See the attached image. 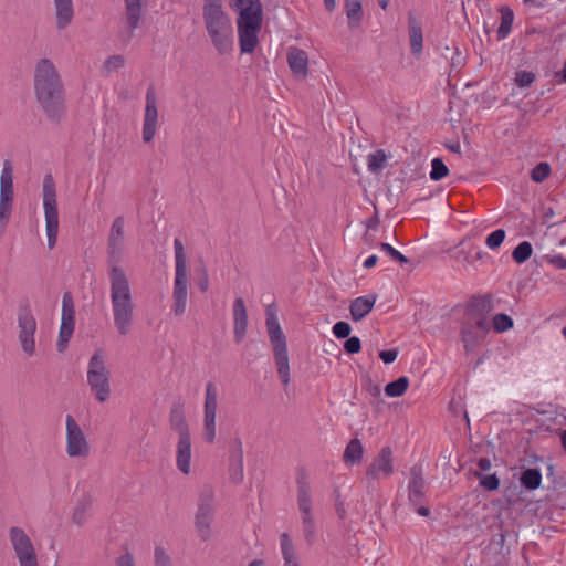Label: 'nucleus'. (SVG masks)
<instances>
[{
	"label": "nucleus",
	"mask_w": 566,
	"mask_h": 566,
	"mask_svg": "<svg viewBox=\"0 0 566 566\" xmlns=\"http://www.w3.org/2000/svg\"><path fill=\"white\" fill-rule=\"evenodd\" d=\"M125 219L118 216L113 220L107 237V264L111 281V302L114 325L120 336L130 333L134 323L135 305L125 271L118 266L123 260L125 241Z\"/></svg>",
	"instance_id": "1"
},
{
	"label": "nucleus",
	"mask_w": 566,
	"mask_h": 566,
	"mask_svg": "<svg viewBox=\"0 0 566 566\" xmlns=\"http://www.w3.org/2000/svg\"><path fill=\"white\" fill-rule=\"evenodd\" d=\"M34 94L42 112L52 124H60L66 114L61 76L49 59H41L34 69Z\"/></svg>",
	"instance_id": "2"
},
{
	"label": "nucleus",
	"mask_w": 566,
	"mask_h": 566,
	"mask_svg": "<svg viewBox=\"0 0 566 566\" xmlns=\"http://www.w3.org/2000/svg\"><path fill=\"white\" fill-rule=\"evenodd\" d=\"M493 310L491 295L474 296L467 304L460 334L467 353L474 350L490 331L489 314Z\"/></svg>",
	"instance_id": "3"
},
{
	"label": "nucleus",
	"mask_w": 566,
	"mask_h": 566,
	"mask_svg": "<svg viewBox=\"0 0 566 566\" xmlns=\"http://www.w3.org/2000/svg\"><path fill=\"white\" fill-rule=\"evenodd\" d=\"M202 19L216 51L221 55L230 54L234 45V29L229 14L223 10L222 0H205Z\"/></svg>",
	"instance_id": "4"
},
{
	"label": "nucleus",
	"mask_w": 566,
	"mask_h": 566,
	"mask_svg": "<svg viewBox=\"0 0 566 566\" xmlns=\"http://www.w3.org/2000/svg\"><path fill=\"white\" fill-rule=\"evenodd\" d=\"M265 325L273 350L274 361L279 377L284 386L290 384V365L286 337L280 326L273 305H269L265 312Z\"/></svg>",
	"instance_id": "5"
},
{
	"label": "nucleus",
	"mask_w": 566,
	"mask_h": 566,
	"mask_svg": "<svg viewBox=\"0 0 566 566\" xmlns=\"http://www.w3.org/2000/svg\"><path fill=\"white\" fill-rule=\"evenodd\" d=\"M169 426L178 434L177 443V468L184 473L190 472L191 460V437L189 426L186 421L181 406H175L169 413Z\"/></svg>",
	"instance_id": "6"
},
{
	"label": "nucleus",
	"mask_w": 566,
	"mask_h": 566,
	"mask_svg": "<svg viewBox=\"0 0 566 566\" xmlns=\"http://www.w3.org/2000/svg\"><path fill=\"white\" fill-rule=\"evenodd\" d=\"M263 12L259 4L245 9L237 19L238 35L241 53H253L259 44V33L262 29Z\"/></svg>",
	"instance_id": "7"
},
{
	"label": "nucleus",
	"mask_w": 566,
	"mask_h": 566,
	"mask_svg": "<svg viewBox=\"0 0 566 566\" xmlns=\"http://www.w3.org/2000/svg\"><path fill=\"white\" fill-rule=\"evenodd\" d=\"M174 248L176 272L172 290V312L176 316H181L186 312L188 296L187 256L180 239H175Z\"/></svg>",
	"instance_id": "8"
},
{
	"label": "nucleus",
	"mask_w": 566,
	"mask_h": 566,
	"mask_svg": "<svg viewBox=\"0 0 566 566\" xmlns=\"http://www.w3.org/2000/svg\"><path fill=\"white\" fill-rule=\"evenodd\" d=\"M297 506L301 513L302 531L305 542L311 546L316 539V523L313 514L311 488L305 472L296 479Z\"/></svg>",
	"instance_id": "9"
},
{
	"label": "nucleus",
	"mask_w": 566,
	"mask_h": 566,
	"mask_svg": "<svg viewBox=\"0 0 566 566\" xmlns=\"http://www.w3.org/2000/svg\"><path fill=\"white\" fill-rule=\"evenodd\" d=\"M111 371L105 365L102 350H96L88 361L87 384L99 402H105L111 395Z\"/></svg>",
	"instance_id": "10"
},
{
	"label": "nucleus",
	"mask_w": 566,
	"mask_h": 566,
	"mask_svg": "<svg viewBox=\"0 0 566 566\" xmlns=\"http://www.w3.org/2000/svg\"><path fill=\"white\" fill-rule=\"evenodd\" d=\"M43 207L45 214L48 247L49 249H53L55 247L59 232V212L55 184L51 175H45L43 179Z\"/></svg>",
	"instance_id": "11"
},
{
	"label": "nucleus",
	"mask_w": 566,
	"mask_h": 566,
	"mask_svg": "<svg viewBox=\"0 0 566 566\" xmlns=\"http://www.w3.org/2000/svg\"><path fill=\"white\" fill-rule=\"evenodd\" d=\"M214 495L211 488H205L198 500L195 525L198 536L206 542L211 537V523L214 516Z\"/></svg>",
	"instance_id": "12"
},
{
	"label": "nucleus",
	"mask_w": 566,
	"mask_h": 566,
	"mask_svg": "<svg viewBox=\"0 0 566 566\" xmlns=\"http://www.w3.org/2000/svg\"><path fill=\"white\" fill-rule=\"evenodd\" d=\"M13 203V167L10 160L3 161L0 177V232L9 222Z\"/></svg>",
	"instance_id": "13"
},
{
	"label": "nucleus",
	"mask_w": 566,
	"mask_h": 566,
	"mask_svg": "<svg viewBox=\"0 0 566 566\" xmlns=\"http://www.w3.org/2000/svg\"><path fill=\"white\" fill-rule=\"evenodd\" d=\"M426 480L423 478L422 468L418 464L410 469V480L408 483L409 504L421 516H429L430 509L424 505L426 502Z\"/></svg>",
	"instance_id": "14"
},
{
	"label": "nucleus",
	"mask_w": 566,
	"mask_h": 566,
	"mask_svg": "<svg viewBox=\"0 0 566 566\" xmlns=\"http://www.w3.org/2000/svg\"><path fill=\"white\" fill-rule=\"evenodd\" d=\"M19 339L25 354L32 356L35 352L34 333L36 321L28 304H21L18 311Z\"/></svg>",
	"instance_id": "15"
},
{
	"label": "nucleus",
	"mask_w": 566,
	"mask_h": 566,
	"mask_svg": "<svg viewBox=\"0 0 566 566\" xmlns=\"http://www.w3.org/2000/svg\"><path fill=\"white\" fill-rule=\"evenodd\" d=\"M66 453L70 458H85L90 453L86 437L71 415L66 416Z\"/></svg>",
	"instance_id": "16"
},
{
	"label": "nucleus",
	"mask_w": 566,
	"mask_h": 566,
	"mask_svg": "<svg viewBox=\"0 0 566 566\" xmlns=\"http://www.w3.org/2000/svg\"><path fill=\"white\" fill-rule=\"evenodd\" d=\"M218 408V391L213 382L206 385L205 396V416H203V437L208 443L216 440V416Z\"/></svg>",
	"instance_id": "17"
},
{
	"label": "nucleus",
	"mask_w": 566,
	"mask_h": 566,
	"mask_svg": "<svg viewBox=\"0 0 566 566\" xmlns=\"http://www.w3.org/2000/svg\"><path fill=\"white\" fill-rule=\"evenodd\" d=\"M394 457L390 447H384L366 469L368 480L388 478L394 473Z\"/></svg>",
	"instance_id": "18"
},
{
	"label": "nucleus",
	"mask_w": 566,
	"mask_h": 566,
	"mask_svg": "<svg viewBox=\"0 0 566 566\" xmlns=\"http://www.w3.org/2000/svg\"><path fill=\"white\" fill-rule=\"evenodd\" d=\"M158 109L155 90L150 86L146 93V107L143 124V140L150 143L154 139L157 128Z\"/></svg>",
	"instance_id": "19"
},
{
	"label": "nucleus",
	"mask_w": 566,
	"mask_h": 566,
	"mask_svg": "<svg viewBox=\"0 0 566 566\" xmlns=\"http://www.w3.org/2000/svg\"><path fill=\"white\" fill-rule=\"evenodd\" d=\"M9 535L18 559L36 556L30 537L22 528L13 526L10 528Z\"/></svg>",
	"instance_id": "20"
},
{
	"label": "nucleus",
	"mask_w": 566,
	"mask_h": 566,
	"mask_svg": "<svg viewBox=\"0 0 566 566\" xmlns=\"http://www.w3.org/2000/svg\"><path fill=\"white\" fill-rule=\"evenodd\" d=\"M233 334L237 344H240L245 337L248 329V313L244 300L237 297L233 303Z\"/></svg>",
	"instance_id": "21"
},
{
	"label": "nucleus",
	"mask_w": 566,
	"mask_h": 566,
	"mask_svg": "<svg viewBox=\"0 0 566 566\" xmlns=\"http://www.w3.org/2000/svg\"><path fill=\"white\" fill-rule=\"evenodd\" d=\"M377 301L376 294L359 296L352 301L349 305L350 317L354 322L364 319L374 308Z\"/></svg>",
	"instance_id": "22"
},
{
	"label": "nucleus",
	"mask_w": 566,
	"mask_h": 566,
	"mask_svg": "<svg viewBox=\"0 0 566 566\" xmlns=\"http://www.w3.org/2000/svg\"><path fill=\"white\" fill-rule=\"evenodd\" d=\"M408 33L411 52L413 55H419L423 49L422 25L411 11L408 12Z\"/></svg>",
	"instance_id": "23"
},
{
	"label": "nucleus",
	"mask_w": 566,
	"mask_h": 566,
	"mask_svg": "<svg viewBox=\"0 0 566 566\" xmlns=\"http://www.w3.org/2000/svg\"><path fill=\"white\" fill-rule=\"evenodd\" d=\"M287 63L292 73L301 78L306 77L308 71L307 53L297 48H291L287 53Z\"/></svg>",
	"instance_id": "24"
},
{
	"label": "nucleus",
	"mask_w": 566,
	"mask_h": 566,
	"mask_svg": "<svg viewBox=\"0 0 566 566\" xmlns=\"http://www.w3.org/2000/svg\"><path fill=\"white\" fill-rule=\"evenodd\" d=\"M124 2L125 18L129 28V39H132L134 31L139 27L144 0H124Z\"/></svg>",
	"instance_id": "25"
},
{
	"label": "nucleus",
	"mask_w": 566,
	"mask_h": 566,
	"mask_svg": "<svg viewBox=\"0 0 566 566\" xmlns=\"http://www.w3.org/2000/svg\"><path fill=\"white\" fill-rule=\"evenodd\" d=\"M55 8L56 28L65 29L73 20V0H53Z\"/></svg>",
	"instance_id": "26"
},
{
	"label": "nucleus",
	"mask_w": 566,
	"mask_h": 566,
	"mask_svg": "<svg viewBox=\"0 0 566 566\" xmlns=\"http://www.w3.org/2000/svg\"><path fill=\"white\" fill-rule=\"evenodd\" d=\"M280 546L283 557V566H302L293 542L287 533L280 535Z\"/></svg>",
	"instance_id": "27"
},
{
	"label": "nucleus",
	"mask_w": 566,
	"mask_h": 566,
	"mask_svg": "<svg viewBox=\"0 0 566 566\" xmlns=\"http://www.w3.org/2000/svg\"><path fill=\"white\" fill-rule=\"evenodd\" d=\"M75 317L61 316V326L59 332V338L56 343V349L59 353H63L74 333Z\"/></svg>",
	"instance_id": "28"
},
{
	"label": "nucleus",
	"mask_w": 566,
	"mask_h": 566,
	"mask_svg": "<svg viewBox=\"0 0 566 566\" xmlns=\"http://www.w3.org/2000/svg\"><path fill=\"white\" fill-rule=\"evenodd\" d=\"M364 447L359 439H352L345 448L343 460L345 464L355 465L363 461Z\"/></svg>",
	"instance_id": "29"
},
{
	"label": "nucleus",
	"mask_w": 566,
	"mask_h": 566,
	"mask_svg": "<svg viewBox=\"0 0 566 566\" xmlns=\"http://www.w3.org/2000/svg\"><path fill=\"white\" fill-rule=\"evenodd\" d=\"M346 15L348 19V27L356 29L360 25L363 20V7L360 0H346L345 3Z\"/></svg>",
	"instance_id": "30"
},
{
	"label": "nucleus",
	"mask_w": 566,
	"mask_h": 566,
	"mask_svg": "<svg viewBox=\"0 0 566 566\" xmlns=\"http://www.w3.org/2000/svg\"><path fill=\"white\" fill-rule=\"evenodd\" d=\"M521 485L526 490L534 491L539 488L542 482V474L538 469H525L520 476Z\"/></svg>",
	"instance_id": "31"
},
{
	"label": "nucleus",
	"mask_w": 566,
	"mask_h": 566,
	"mask_svg": "<svg viewBox=\"0 0 566 566\" xmlns=\"http://www.w3.org/2000/svg\"><path fill=\"white\" fill-rule=\"evenodd\" d=\"M500 13H501V23H500V27L497 28V40H503L511 32L512 24L514 21V13L506 6L501 7Z\"/></svg>",
	"instance_id": "32"
},
{
	"label": "nucleus",
	"mask_w": 566,
	"mask_h": 566,
	"mask_svg": "<svg viewBox=\"0 0 566 566\" xmlns=\"http://www.w3.org/2000/svg\"><path fill=\"white\" fill-rule=\"evenodd\" d=\"M92 506V497L90 495H85L82 500L78 501L76 506L74 507L72 514V522L77 526H82L86 522V513Z\"/></svg>",
	"instance_id": "33"
},
{
	"label": "nucleus",
	"mask_w": 566,
	"mask_h": 566,
	"mask_svg": "<svg viewBox=\"0 0 566 566\" xmlns=\"http://www.w3.org/2000/svg\"><path fill=\"white\" fill-rule=\"evenodd\" d=\"M485 255H486L485 252H483L479 249L472 248L469 251L459 250L457 253V260L462 262L463 265L468 264V265H471L474 269H476L475 263L478 261H482Z\"/></svg>",
	"instance_id": "34"
},
{
	"label": "nucleus",
	"mask_w": 566,
	"mask_h": 566,
	"mask_svg": "<svg viewBox=\"0 0 566 566\" xmlns=\"http://www.w3.org/2000/svg\"><path fill=\"white\" fill-rule=\"evenodd\" d=\"M409 379L406 376H401L398 379L388 382L385 386V394L388 397L397 398L401 397L408 389Z\"/></svg>",
	"instance_id": "35"
},
{
	"label": "nucleus",
	"mask_w": 566,
	"mask_h": 566,
	"mask_svg": "<svg viewBox=\"0 0 566 566\" xmlns=\"http://www.w3.org/2000/svg\"><path fill=\"white\" fill-rule=\"evenodd\" d=\"M387 158L385 150H376L368 156V169L374 174L381 171L386 166Z\"/></svg>",
	"instance_id": "36"
},
{
	"label": "nucleus",
	"mask_w": 566,
	"mask_h": 566,
	"mask_svg": "<svg viewBox=\"0 0 566 566\" xmlns=\"http://www.w3.org/2000/svg\"><path fill=\"white\" fill-rule=\"evenodd\" d=\"M533 253L532 244L528 241H523L518 243L512 252V259L522 264L526 262Z\"/></svg>",
	"instance_id": "37"
},
{
	"label": "nucleus",
	"mask_w": 566,
	"mask_h": 566,
	"mask_svg": "<svg viewBox=\"0 0 566 566\" xmlns=\"http://www.w3.org/2000/svg\"><path fill=\"white\" fill-rule=\"evenodd\" d=\"M449 175V168L439 157L433 158L431 161L430 179L439 181Z\"/></svg>",
	"instance_id": "38"
},
{
	"label": "nucleus",
	"mask_w": 566,
	"mask_h": 566,
	"mask_svg": "<svg viewBox=\"0 0 566 566\" xmlns=\"http://www.w3.org/2000/svg\"><path fill=\"white\" fill-rule=\"evenodd\" d=\"M474 475L479 479L480 485L486 491H496L500 488V479L495 473L483 474L475 472Z\"/></svg>",
	"instance_id": "39"
},
{
	"label": "nucleus",
	"mask_w": 566,
	"mask_h": 566,
	"mask_svg": "<svg viewBox=\"0 0 566 566\" xmlns=\"http://www.w3.org/2000/svg\"><path fill=\"white\" fill-rule=\"evenodd\" d=\"M513 327V319L504 313H499L493 317V328L497 333H503Z\"/></svg>",
	"instance_id": "40"
},
{
	"label": "nucleus",
	"mask_w": 566,
	"mask_h": 566,
	"mask_svg": "<svg viewBox=\"0 0 566 566\" xmlns=\"http://www.w3.org/2000/svg\"><path fill=\"white\" fill-rule=\"evenodd\" d=\"M259 4L260 12H263L262 2L260 0H230V7L238 13L243 12L245 9L256 7Z\"/></svg>",
	"instance_id": "41"
},
{
	"label": "nucleus",
	"mask_w": 566,
	"mask_h": 566,
	"mask_svg": "<svg viewBox=\"0 0 566 566\" xmlns=\"http://www.w3.org/2000/svg\"><path fill=\"white\" fill-rule=\"evenodd\" d=\"M551 174V166L547 163H539L531 170V178L535 182H543Z\"/></svg>",
	"instance_id": "42"
},
{
	"label": "nucleus",
	"mask_w": 566,
	"mask_h": 566,
	"mask_svg": "<svg viewBox=\"0 0 566 566\" xmlns=\"http://www.w3.org/2000/svg\"><path fill=\"white\" fill-rule=\"evenodd\" d=\"M536 76L532 71L521 70L515 73L514 82L520 88L530 87Z\"/></svg>",
	"instance_id": "43"
},
{
	"label": "nucleus",
	"mask_w": 566,
	"mask_h": 566,
	"mask_svg": "<svg viewBox=\"0 0 566 566\" xmlns=\"http://www.w3.org/2000/svg\"><path fill=\"white\" fill-rule=\"evenodd\" d=\"M230 480L233 483H241L243 481V461H229Z\"/></svg>",
	"instance_id": "44"
},
{
	"label": "nucleus",
	"mask_w": 566,
	"mask_h": 566,
	"mask_svg": "<svg viewBox=\"0 0 566 566\" xmlns=\"http://www.w3.org/2000/svg\"><path fill=\"white\" fill-rule=\"evenodd\" d=\"M229 461H243V449L241 439L235 437L229 444Z\"/></svg>",
	"instance_id": "45"
},
{
	"label": "nucleus",
	"mask_w": 566,
	"mask_h": 566,
	"mask_svg": "<svg viewBox=\"0 0 566 566\" xmlns=\"http://www.w3.org/2000/svg\"><path fill=\"white\" fill-rule=\"evenodd\" d=\"M379 249L387 253L394 261L399 262L400 264H407L409 262L407 256L392 248L389 243L380 242Z\"/></svg>",
	"instance_id": "46"
},
{
	"label": "nucleus",
	"mask_w": 566,
	"mask_h": 566,
	"mask_svg": "<svg viewBox=\"0 0 566 566\" xmlns=\"http://www.w3.org/2000/svg\"><path fill=\"white\" fill-rule=\"evenodd\" d=\"M505 235L503 229H497L488 235L485 243L490 249L495 250L503 243Z\"/></svg>",
	"instance_id": "47"
},
{
	"label": "nucleus",
	"mask_w": 566,
	"mask_h": 566,
	"mask_svg": "<svg viewBox=\"0 0 566 566\" xmlns=\"http://www.w3.org/2000/svg\"><path fill=\"white\" fill-rule=\"evenodd\" d=\"M75 317V307L71 292H65L62 297V315Z\"/></svg>",
	"instance_id": "48"
},
{
	"label": "nucleus",
	"mask_w": 566,
	"mask_h": 566,
	"mask_svg": "<svg viewBox=\"0 0 566 566\" xmlns=\"http://www.w3.org/2000/svg\"><path fill=\"white\" fill-rule=\"evenodd\" d=\"M125 64V59L123 55H119V54H115V55H112L109 56L105 63H104V70L106 72H113V71H117L119 70L120 67H123Z\"/></svg>",
	"instance_id": "49"
},
{
	"label": "nucleus",
	"mask_w": 566,
	"mask_h": 566,
	"mask_svg": "<svg viewBox=\"0 0 566 566\" xmlns=\"http://www.w3.org/2000/svg\"><path fill=\"white\" fill-rule=\"evenodd\" d=\"M155 566H172L170 556L161 546H157L154 552Z\"/></svg>",
	"instance_id": "50"
},
{
	"label": "nucleus",
	"mask_w": 566,
	"mask_h": 566,
	"mask_svg": "<svg viewBox=\"0 0 566 566\" xmlns=\"http://www.w3.org/2000/svg\"><path fill=\"white\" fill-rule=\"evenodd\" d=\"M350 325L344 321H339L335 323L333 326V334L339 339L348 337L350 335Z\"/></svg>",
	"instance_id": "51"
},
{
	"label": "nucleus",
	"mask_w": 566,
	"mask_h": 566,
	"mask_svg": "<svg viewBox=\"0 0 566 566\" xmlns=\"http://www.w3.org/2000/svg\"><path fill=\"white\" fill-rule=\"evenodd\" d=\"M344 343V349L347 354H357L361 349V342L357 336H348Z\"/></svg>",
	"instance_id": "52"
},
{
	"label": "nucleus",
	"mask_w": 566,
	"mask_h": 566,
	"mask_svg": "<svg viewBox=\"0 0 566 566\" xmlns=\"http://www.w3.org/2000/svg\"><path fill=\"white\" fill-rule=\"evenodd\" d=\"M198 287L201 292H207L209 289V275L205 264H201L198 269Z\"/></svg>",
	"instance_id": "53"
},
{
	"label": "nucleus",
	"mask_w": 566,
	"mask_h": 566,
	"mask_svg": "<svg viewBox=\"0 0 566 566\" xmlns=\"http://www.w3.org/2000/svg\"><path fill=\"white\" fill-rule=\"evenodd\" d=\"M116 566H136L134 555L126 551L116 559Z\"/></svg>",
	"instance_id": "54"
},
{
	"label": "nucleus",
	"mask_w": 566,
	"mask_h": 566,
	"mask_svg": "<svg viewBox=\"0 0 566 566\" xmlns=\"http://www.w3.org/2000/svg\"><path fill=\"white\" fill-rule=\"evenodd\" d=\"M398 356V349L397 348H394V349H387V350H381L379 353V358L385 363V364H391L396 360Z\"/></svg>",
	"instance_id": "55"
},
{
	"label": "nucleus",
	"mask_w": 566,
	"mask_h": 566,
	"mask_svg": "<svg viewBox=\"0 0 566 566\" xmlns=\"http://www.w3.org/2000/svg\"><path fill=\"white\" fill-rule=\"evenodd\" d=\"M335 507L337 515L340 520H344L346 517V510L344 505V501L342 500L340 493L338 490H335Z\"/></svg>",
	"instance_id": "56"
},
{
	"label": "nucleus",
	"mask_w": 566,
	"mask_h": 566,
	"mask_svg": "<svg viewBox=\"0 0 566 566\" xmlns=\"http://www.w3.org/2000/svg\"><path fill=\"white\" fill-rule=\"evenodd\" d=\"M366 390L368 391V394L370 396H373L374 398H378L380 397V387L376 384L373 382V380L370 378L367 379V387H366Z\"/></svg>",
	"instance_id": "57"
},
{
	"label": "nucleus",
	"mask_w": 566,
	"mask_h": 566,
	"mask_svg": "<svg viewBox=\"0 0 566 566\" xmlns=\"http://www.w3.org/2000/svg\"><path fill=\"white\" fill-rule=\"evenodd\" d=\"M453 55L451 56L452 66H459L463 63V57L461 56V52L459 48L453 44Z\"/></svg>",
	"instance_id": "58"
},
{
	"label": "nucleus",
	"mask_w": 566,
	"mask_h": 566,
	"mask_svg": "<svg viewBox=\"0 0 566 566\" xmlns=\"http://www.w3.org/2000/svg\"><path fill=\"white\" fill-rule=\"evenodd\" d=\"M551 263L554 264L557 269H566V258L562 254L554 255L551 259Z\"/></svg>",
	"instance_id": "59"
},
{
	"label": "nucleus",
	"mask_w": 566,
	"mask_h": 566,
	"mask_svg": "<svg viewBox=\"0 0 566 566\" xmlns=\"http://www.w3.org/2000/svg\"><path fill=\"white\" fill-rule=\"evenodd\" d=\"M20 566H39L36 556L19 559Z\"/></svg>",
	"instance_id": "60"
},
{
	"label": "nucleus",
	"mask_w": 566,
	"mask_h": 566,
	"mask_svg": "<svg viewBox=\"0 0 566 566\" xmlns=\"http://www.w3.org/2000/svg\"><path fill=\"white\" fill-rule=\"evenodd\" d=\"M478 467L481 471H488L491 468V461L489 458H480L478 460Z\"/></svg>",
	"instance_id": "61"
},
{
	"label": "nucleus",
	"mask_w": 566,
	"mask_h": 566,
	"mask_svg": "<svg viewBox=\"0 0 566 566\" xmlns=\"http://www.w3.org/2000/svg\"><path fill=\"white\" fill-rule=\"evenodd\" d=\"M379 224V218L377 216V213H375L373 217H370L367 222H366V227L368 229H376Z\"/></svg>",
	"instance_id": "62"
},
{
	"label": "nucleus",
	"mask_w": 566,
	"mask_h": 566,
	"mask_svg": "<svg viewBox=\"0 0 566 566\" xmlns=\"http://www.w3.org/2000/svg\"><path fill=\"white\" fill-rule=\"evenodd\" d=\"M377 261H378L377 255H376V254H373V255H370V256H368V258L366 259V261L364 262V266H365L366 269H370V268H373V266H375V265H376Z\"/></svg>",
	"instance_id": "63"
},
{
	"label": "nucleus",
	"mask_w": 566,
	"mask_h": 566,
	"mask_svg": "<svg viewBox=\"0 0 566 566\" xmlns=\"http://www.w3.org/2000/svg\"><path fill=\"white\" fill-rule=\"evenodd\" d=\"M447 148L452 151V153H455V154H460V144L457 142V143H452V144H448L447 145Z\"/></svg>",
	"instance_id": "64"
}]
</instances>
